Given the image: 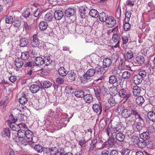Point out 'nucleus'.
Segmentation results:
<instances>
[{
  "mask_svg": "<svg viewBox=\"0 0 155 155\" xmlns=\"http://www.w3.org/2000/svg\"><path fill=\"white\" fill-rule=\"evenodd\" d=\"M60 115V111L59 109H57L54 110H51V111L48 113L46 116L45 117V119L50 122L53 121V119H55V122L57 124H55V129H61L63 127L66 126V124L69 122V120L67 118L63 117L61 119L57 118L59 115Z\"/></svg>",
  "mask_w": 155,
  "mask_h": 155,
  "instance_id": "nucleus-1",
  "label": "nucleus"
},
{
  "mask_svg": "<svg viewBox=\"0 0 155 155\" xmlns=\"http://www.w3.org/2000/svg\"><path fill=\"white\" fill-rule=\"evenodd\" d=\"M121 128V126L120 124L117 125L113 128L111 127H108L106 129V133L109 137H110V133L113 136L114 135L120 131Z\"/></svg>",
  "mask_w": 155,
  "mask_h": 155,
  "instance_id": "nucleus-2",
  "label": "nucleus"
},
{
  "mask_svg": "<svg viewBox=\"0 0 155 155\" xmlns=\"http://www.w3.org/2000/svg\"><path fill=\"white\" fill-rule=\"evenodd\" d=\"M68 28L69 31L71 33H74L76 31L77 33L81 34L82 32V30L80 31H78V28L82 27L80 25H76L74 23H72L69 24L68 26Z\"/></svg>",
  "mask_w": 155,
  "mask_h": 155,
  "instance_id": "nucleus-3",
  "label": "nucleus"
},
{
  "mask_svg": "<svg viewBox=\"0 0 155 155\" xmlns=\"http://www.w3.org/2000/svg\"><path fill=\"white\" fill-rule=\"evenodd\" d=\"M119 94L121 98H123L122 100L123 103H125L130 96V94L123 89L120 90Z\"/></svg>",
  "mask_w": 155,
  "mask_h": 155,
  "instance_id": "nucleus-4",
  "label": "nucleus"
},
{
  "mask_svg": "<svg viewBox=\"0 0 155 155\" xmlns=\"http://www.w3.org/2000/svg\"><path fill=\"white\" fill-rule=\"evenodd\" d=\"M26 131L25 130H19L17 133V136H14L13 139L14 141L16 142H19V140L25 137Z\"/></svg>",
  "mask_w": 155,
  "mask_h": 155,
  "instance_id": "nucleus-5",
  "label": "nucleus"
},
{
  "mask_svg": "<svg viewBox=\"0 0 155 155\" xmlns=\"http://www.w3.org/2000/svg\"><path fill=\"white\" fill-rule=\"evenodd\" d=\"M96 72L94 69L93 68H90L88 70L84 75V79L87 80H89L91 77L94 76Z\"/></svg>",
  "mask_w": 155,
  "mask_h": 155,
  "instance_id": "nucleus-6",
  "label": "nucleus"
},
{
  "mask_svg": "<svg viewBox=\"0 0 155 155\" xmlns=\"http://www.w3.org/2000/svg\"><path fill=\"white\" fill-rule=\"evenodd\" d=\"M9 101L7 97H5L3 99L0 101V108H2V111L4 112L6 109V107Z\"/></svg>",
  "mask_w": 155,
  "mask_h": 155,
  "instance_id": "nucleus-7",
  "label": "nucleus"
},
{
  "mask_svg": "<svg viewBox=\"0 0 155 155\" xmlns=\"http://www.w3.org/2000/svg\"><path fill=\"white\" fill-rule=\"evenodd\" d=\"M106 25L109 27H112L114 26L116 24V21L115 19L111 16L107 17V20L106 21Z\"/></svg>",
  "mask_w": 155,
  "mask_h": 155,
  "instance_id": "nucleus-8",
  "label": "nucleus"
},
{
  "mask_svg": "<svg viewBox=\"0 0 155 155\" xmlns=\"http://www.w3.org/2000/svg\"><path fill=\"white\" fill-rule=\"evenodd\" d=\"M20 142L23 145H26L29 144L31 147H33L34 143L30 140H28L25 137L19 140V142Z\"/></svg>",
  "mask_w": 155,
  "mask_h": 155,
  "instance_id": "nucleus-9",
  "label": "nucleus"
},
{
  "mask_svg": "<svg viewBox=\"0 0 155 155\" xmlns=\"http://www.w3.org/2000/svg\"><path fill=\"white\" fill-rule=\"evenodd\" d=\"M97 140L96 138L94 139L91 142V143L90 144V148L89 150L90 154H93L94 153V150L96 147V144L97 143Z\"/></svg>",
  "mask_w": 155,
  "mask_h": 155,
  "instance_id": "nucleus-10",
  "label": "nucleus"
},
{
  "mask_svg": "<svg viewBox=\"0 0 155 155\" xmlns=\"http://www.w3.org/2000/svg\"><path fill=\"white\" fill-rule=\"evenodd\" d=\"M40 43L38 36L36 34H34L32 37L31 44L33 47H37L39 46Z\"/></svg>",
  "mask_w": 155,
  "mask_h": 155,
  "instance_id": "nucleus-11",
  "label": "nucleus"
},
{
  "mask_svg": "<svg viewBox=\"0 0 155 155\" xmlns=\"http://www.w3.org/2000/svg\"><path fill=\"white\" fill-rule=\"evenodd\" d=\"M92 107L94 112L96 113H98L99 112L100 114L102 112V107L100 102L99 104H94L93 105Z\"/></svg>",
  "mask_w": 155,
  "mask_h": 155,
  "instance_id": "nucleus-12",
  "label": "nucleus"
},
{
  "mask_svg": "<svg viewBox=\"0 0 155 155\" xmlns=\"http://www.w3.org/2000/svg\"><path fill=\"white\" fill-rule=\"evenodd\" d=\"M33 134L31 130H27L26 131L25 137L28 140H30L34 143L36 141L33 140V138H35V137L33 136Z\"/></svg>",
  "mask_w": 155,
  "mask_h": 155,
  "instance_id": "nucleus-13",
  "label": "nucleus"
},
{
  "mask_svg": "<svg viewBox=\"0 0 155 155\" xmlns=\"http://www.w3.org/2000/svg\"><path fill=\"white\" fill-rule=\"evenodd\" d=\"M143 80V79L140 75L137 74L134 75L133 78L134 83L136 85L140 84Z\"/></svg>",
  "mask_w": 155,
  "mask_h": 155,
  "instance_id": "nucleus-14",
  "label": "nucleus"
},
{
  "mask_svg": "<svg viewBox=\"0 0 155 155\" xmlns=\"http://www.w3.org/2000/svg\"><path fill=\"white\" fill-rule=\"evenodd\" d=\"M112 61L111 59L108 58H104L103 61V66L105 68H108L111 65Z\"/></svg>",
  "mask_w": 155,
  "mask_h": 155,
  "instance_id": "nucleus-15",
  "label": "nucleus"
},
{
  "mask_svg": "<svg viewBox=\"0 0 155 155\" xmlns=\"http://www.w3.org/2000/svg\"><path fill=\"white\" fill-rule=\"evenodd\" d=\"M43 59L40 57H37L35 58L34 62L37 66H40L44 64Z\"/></svg>",
  "mask_w": 155,
  "mask_h": 155,
  "instance_id": "nucleus-16",
  "label": "nucleus"
},
{
  "mask_svg": "<svg viewBox=\"0 0 155 155\" xmlns=\"http://www.w3.org/2000/svg\"><path fill=\"white\" fill-rule=\"evenodd\" d=\"M131 113L130 109L129 110L125 108L122 111V113H121V114L124 117L127 118L131 116Z\"/></svg>",
  "mask_w": 155,
  "mask_h": 155,
  "instance_id": "nucleus-17",
  "label": "nucleus"
},
{
  "mask_svg": "<svg viewBox=\"0 0 155 155\" xmlns=\"http://www.w3.org/2000/svg\"><path fill=\"white\" fill-rule=\"evenodd\" d=\"M63 16V13L60 10H57L54 13V16L56 20H60Z\"/></svg>",
  "mask_w": 155,
  "mask_h": 155,
  "instance_id": "nucleus-18",
  "label": "nucleus"
},
{
  "mask_svg": "<svg viewBox=\"0 0 155 155\" xmlns=\"http://www.w3.org/2000/svg\"><path fill=\"white\" fill-rule=\"evenodd\" d=\"M40 89V86L39 85L33 84L31 85L30 88V90L32 93H35L37 92Z\"/></svg>",
  "mask_w": 155,
  "mask_h": 155,
  "instance_id": "nucleus-19",
  "label": "nucleus"
},
{
  "mask_svg": "<svg viewBox=\"0 0 155 155\" xmlns=\"http://www.w3.org/2000/svg\"><path fill=\"white\" fill-rule=\"evenodd\" d=\"M10 130L9 128H6L3 129L2 132V136L3 137H8L10 136Z\"/></svg>",
  "mask_w": 155,
  "mask_h": 155,
  "instance_id": "nucleus-20",
  "label": "nucleus"
},
{
  "mask_svg": "<svg viewBox=\"0 0 155 155\" xmlns=\"http://www.w3.org/2000/svg\"><path fill=\"white\" fill-rule=\"evenodd\" d=\"M121 130H120V131L118 132V133H116V139L119 141H123L125 139V136L124 135L120 132Z\"/></svg>",
  "mask_w": 155,
  "mask_h": 155,
  "instance_id": "nucleus-21",
  "label": "nucleus"
},
{
  "mask_svg": "<svg viewBox=\"0 0 155 155\" xmlns=\"http://www.w3.org/2000/svg\"><path fill=\"white\" fill-rule=\"evenodd\" d=\"M142 125L140 122H135L133 126V128L136 131H138L141 130Z\"/></svg>",
  "mask_w": 155,
  "mask_h": 155,
  "instance_id": "nucleus-22",
  "label": "nucleus"
},
{
  "mask_svg": "<svg viewBox=\"0 0 155 155\" xmlns=\"http://www.w3.org/2000/svg\"><path fill=\"white\" fill-rule=\"evenodd\" d=\"M58 150L56 147H52L50 149H46V153L47 154H49L51 155H55L58 152Z\"/></svg>",
  "mask_w": 155,
  "mask_h": 155,
  "instance_id": "nucleus-23",
  "label": "nucleus"
},
{
  "mask_svg": "<svg viewBox=\"0 0 155 155\" xmlns=\"http://www.w3.org/2000/svg\"><path fill=\"white\" fill-rule=\"evenodd\" d=\"M75 12L74 9L72 8H69L67 9L65 12L66 16L68 17H70L73 15Z\"/></svg>",
  "mask_w": 155,
  "mask_h": 155,
  "instance_id": "nucleus-24",
  "label": "nucleus"
},
{
  "mask_svg": "<svg viewBox=\"0 0 155 155\" xmlns=\"http://www.w3.org/2000/svg\"><path fill=\"white\" fill-rule=\"evenodd\" d=\"M141 91V88L137 85L134 86L133 88V94L134 96H138L139 95Z\"/></svg>",
  "mask_w": 155,
  "mask_h": 155,
  "instance_id": "nucleus-25",
  "label": "nucleus"
},
{
  "mask_svg": "<svg viewBox=\"0 0 155 155\" xmlns=\"http://www.w3.org/2000/svg\"><path fill=\"white\" fill-rule=\"evenodd\" d=\"M15 65L16 67L20 68L23 66V63L21 59L19 58H17L15 61Z\"/></svg>",
  "mask_w": 155,
  "mask_h": 155,
  "instance_id": "nucleus-26",
  "label": "nucleus"
},
{
  "mask_svg": "<svg viewBox=\"0 0 155 155\" xmlns=\"http://www.w3.org/2000/svg\"><path fill=\"white\" fill-rule=\"evenodd\" d=\"M48 25L47 23L44 21L41 22L39 24V27L41 30L44 31L48 27Z\"/></svg>",
  "mask_w": 155,
  "mask_h": 155,
  "instance_id": "nucleus-27",
  "label": "nucleus"
},
{
  "mask_svg": "<svg viewBox=\"0 0 155 155\" xmlns=\"http://www.w3.org/2000/svg\"><path fill=\"white\" fill-rule=\"evenodd\" d=\"M68 78L71 82L74 81L77 77V75L73 71H71L68 74Z\"/></svg>",
  "mask_w": 155,
  "mask_h": 155,
  "instance_id": "nucleus-28",
  "label": "nucleus"
},
{
  "mask_svg": "<svg viewBox=\"0 0 155 155\" xmlns=\"http://www.w3.org/2000/svg\"><path fill=\"white\" fill-rule=\"evenodd\" d=\"M140 137L144 140H148L150 137V135L149 132H144L140 135Z\"/></svg>",
  "mask_w": 155,
  "mask_h": 155,
  "instance_id": "nucleus-29",
  "label": "nucleus"
},
{
  "mask_svg": "<svg viewBox=\"0 0 155 155\" xmlns=\"http://www.w3.org/2000/svg\"><path fill=\"white\" fill-rule=\"evenodd\" d=\"M89 11V14L92 17L96 18L98 17L99 13L96 10L92 9Z\"/></svg>",
  "mask_w": 155,
  "mask_h": 155,
  "instance_id": "nucleus-30",
  "label": "nucleus"
},
{
  "mask_svg": "<svg viewBox=\"0 0 155 155\" xmlns=\"http://www.w3.org/2000/svg\"><path fill=\"white\" fill-rule=\"evenodd\" d=\"M136 60L137 63L139 64H142L145 61L144 57L141 55L137 56L136 58Z\"/></svg>",
  "mask_w": 155,
  "mask_h": 155,
  "instance_id": "nucleus-31",
  "label": "nucleus"
},
{
  "mask_svg": "<svg viewBox=\"0 0 155 155\" xmlns=\"http://www.w3.org/2000/svg\"><path fill=\"white\" fill-rule=\"evenodd\" d=\"M135 101L137 105L141 106L144 102L145 100L142 96H140L137 97Z\"/></svg>",
  "mask_w": 155,
  "mask_h": 155,
  "instance_id": "nucleus-32",
  "label": "nucleus"
},
{
  "mask_svg": "<svg viewBox=\"0 0 155 155\" xmlns=\"http://www.w3.org/2000/svg\"><path fill=\"white\" fill-rule=\"evenodd\" d=\"M99 15V18L101 21L102 22H105L107 20V16L104 12H102L100 13Z\"/></svg>",
  "mask_w": 155,
  "mask_h": 155,
  "instance_id": "nucleus-33",
  "label": "nucleus"
},
{
  "mask_svg": "<svg viewBox=\"0 0 155 155\" xmlns=\"http://www.w3.org/2000/svg\"><path fill=\"white\" fill-rule=\"evenodd\" d=\"M133 53L131 50H129L127 51L126 54L124 55L125 61H128V59H131L133 57Z\"/></svg>",
  "mask_w": 155,
  "mask_h": 155,
  "instance_id": "nucleus-34",
  "label": "nucleus"
},
{
  "mask_svg": "<svg viewBox=\"0 0 155 155\" xmlns=\"http://www.w3.org/2000/svg\"><path fill=\"white\" fill-rule=\"evenodd\" d=\"M147 116L150 120L155 122V112L153 111L149 112L147 114Z\"/></svg>",
  "mask_w": 155,
  "mask_h": 155,
  "instance_id": "nucleus-35",
  "label": "nucleus"
},
{
  "mask_svg": "<svg viewBox=\"0 0 155 155\" xmlns=\"http://www.w3.org/2000/svg\"><path fill=\"white\" fill-rule=\"evenodd\" d=\"M89 10L90 9L85 5L80 7L79 11L81 13L84 14L88 13Z\"/></svg>",
  "mask_w": 155,
  "mask_h": 155,
  "instance_id": "nucleus-36",
  "label": "nucleus"
},
{
  "mask_svg": "<svg viewBox=\"0 0 155 155\" xmlns=\"http://www.w3.org/2000/svg\"><path fill=\"white\" fill-rule=\"evenodd\" d=\"M59 74L61 76H65L68 74V71L63 67H61L58 69Z\"/></svg>",
  "mask_w": 155,
  "mask_h": 155,
  "instance_id": "nucleus-37",
  "label": "nucleus"
},
{
  "mask_svg": "<svg viewBox=\"0 0 155 155\" xmlns=\"http://www.w3.org/2000/svg\"><path fill=\"white\" fill-rule=\"evenodd\" d=\"M117 81V80L116 76L114 75H111L109 77V82L110 84H114Z\"/></svg>",
  "mask_w": 155,
  "mask_h": 155,
  "instance_id": "nucleus-38",
  "label": "nucleus"
},
{
  "mask_svg": "<svg viewBox=\"0 0 155 155\" xmlns=\"http://www.w3.org/2000/svg\"><path fill=\"white\" fill-rule=\"evenodd\" d=\"M84 99L86 103H90L92 101L93 99V97L90 94H84Z\"/></svg>",
  "mask_w": 155,
  "mask_h": 155,
  "instance_id": "nucleus-39",
  "label": "nucleus"
},
{
  "mask_svg": "<svg viewBox=\"0 0 155 155\" xmlns=\"http://www.w3.org/2000/svg\"><path fill=\"white\" fill-rule=\"evenodd\" d=\"M131 141L134 144H138L139 145L140 139L139 137L136 136H133L131 138Z\"/></svg>",
  "mask_w": 155,
  "mask_h": 155,
  "instance_id": "nucleus-40",
  "label": "nucleus"
},
{
  "mask_svg": "<svg viewBox=\"0 0 155 155\" xmlns=\"http://www.w3.org/2000/svg\"><path fill=\"white\" fill-rule=\"evenodd\" d=\"M130 73L128 71H126L122 73V77L124 80H127L130 78Z\"/></svg>",
  "mask_w": 155,
  "mask_h": 155,
  "instance_id": "nucleus-41",
  "label": "nucleus"
},
{
  "mask_svg": "<svg viewBox=\"0 0 155 155\" xmlns=\"http://www.w3.org/2000/svg\"><path fill=\"white\" fill-rule=\"evenodd\" d=\"M44 64L46 66H48L52 62V60L51 59L49 56H46L43 59Z\"/></svg>",
  "mask_w": 155,
  "mask_h": 155,
  "instance_id": "nucleus-42",
  "label": "nucleus"
},
{
  "mask_svg": "<svg viewBox=\"0 0 155 155\" xmlns=\"http://www.w3.org/2000/svg\"><path fill=\"white\" fill-rule=\"evenodd\" d=\"M33 147L35 150L38 153H41L43 150V147L40 144H34Z\"/></svg>",
  "mask_w": 155,
  "mask_h": 155,
  "instance_id": "nucleus-43",
  "label": "nucleus"
},
{
  "mask_svg": "<svg viewBox=\"0 0 155 155\" xmlns=\"http://www.w3.org/2000/svg\"><path fill=\"white\" fill-rule=\"evenodd\" d=\"M92 132V130L91 129H88L87 130H85L84 137L85 138H87V140H88L90 139Z\"/></svg>",
  "mask_w": 155,
  "mask_h": 155,
  "instance_id": "nucleus-44",
  "label": "nucleus"
},
{
  "mask_svg": "<svg viewBox=\"0 0 155 155\" xmlns=\"http://www.w3.org/2000/svg\"><path fill=\"white\" fill-rule=\"evenodd\" d=\"M29 56V54L28 51H25L21 52V58L22 60H27Z\"/></svg>",
  "mask_w": 155,
  "mask_h": 155,
  "instance_id": "nucleus-45",
  "label": "nucleus"
},
{
  "mask_svg": "<svg viewBox=\"0 0 155 155\" xmlns=\"http://www.w3.org/2000/svg\"><path fill=\"white\" fill-rule=\"evenodd\" d=\"M17 120V119L15 118L12 115H11L9 116L8 120V124L9 126L11 124L15 123Z\"/></svg>",
  "mask_w": 155,
  "mask_h": 155,
  "instance_id": "nucleus-46",
  "label": "nucleus"
},
{
  "mask_svg": "<svg viewBox=\"0 0 155 155\" xmlns=\"http://www.w3.org/2000/svg\"><path fill=\"white\" fill-rule=\"evenodd\" d=\"M53 18L52 14L51 13L47 14L45 17V19L46 21L50 22L52 21Z\"/></svg>",
  "mask_w": 155,
  "mask_h": 155,
  "instance_id": "nucleus-47",
  "label": "nucleus"
},
{
  "mask_svg": "<svg viewBox=\"0 0 155 155\" xmlns=\"http://www.w3.org/2000/svg\"><path fill=\"white\" fill-rule=\"evenodd\" d=\"M12 130L16 131L17 133L19 131L18 126V124L15 123H13V124H11L9 126Z\"/></svg>",
  "mask_w": 155,
  "mask_h": 155,
  "instance_id": "nucleus-48",
  "label": "nucleus"
},
{
  "mask_svg": "<svg viewBox=\"0 0 155 155\" xmlns=\"http://www.w3.org/2000/svg\"><path fill=\"white\" fill-rule=\"evenodd\" d=\"M44 10L41 8H38L35 11L34 13V15L35 17H38L40 14L44 12Z\"/></svg>",
  "mask_w": 155,
  "mask_h": 155,
  "instance_id": "nucleus-49",
  "label": "nucleus"
},
{
  "mask_svg": "<svg viewBox=\"0 0 155 155\" xmlns=\"http://www.w3.org/2000/svg\"><path fill=\"white\" fill-rule=\"evenodd\" d=\"M54 125L53 126L52 125V124H51L50 125H48V126L47 127V130L48 131H49V132H53V129H55V130H58V129H55V124H57L55 122V121H54Z\"/></svg>",
  "mask_w": 155,
  "mask_h": 155,
  "instance_id": "nucleus-50",
  "label": "nucleus"
},
{
  "mask_svg": "<svg viewBox=\"0 0 155 155\" xmlns=\"http://www.w3.org/2000/svg\"><path fill=\"white\" fill-rule=\"evenodd\" d=\"M28 41L25 38H22L20 41V45L24 47L27 45L28 43Z\"/></svg>",
  "mask_w": 155,
  "mask_h": 155,
  "instance_id": "nucleus-51",
  "label": "nucleus"
},
{
  "mask_svg": "<svg viewBox=\"0 0 155 155\" xmlns=\"http://www.w3.org/2000/svg\"><path fill=\"white\" fill-rule=\"evenodd\" d=\"M31 10L32 9H31L29 8L27 9L26 11L23 13V16L25 18L28 17L31 14Z\"/></svg>",
  "mask_w": 155,
  "mask_h": 155,
  "instance_id": "nucleus-52",
  "label": "nucleus"
},
{
  "mask_svg": "<svg viewBox=\"0 0 155 155\" xmlns=\"http://www.w3.org/2000/svg\"><path fill=\"white\" fill-rule=\"evenodd\" d=\"M17 109L20 112L23 111L26 108L25 106L23 104H20L17 105Z\"/></svg>",
  "mask_w": 155,
  "mask_h": 155,
  "instance_id": "nucleus-53",
  "label": "nucleus"
},
{
  "mask_svg": "<svg viewBox=\"0 0 155 155\" xmlns=\"http://www.w3.org/2000/svg\"><path fill=\"white\" fill-rule=\"evenodd\" d=\"M94 91L97 100L99 101L101 100L100 96L101 93V90L100 89H96L94 90Z\"/></svg>",
  "mask_w": 155,
  "mask_h": 155,
  "instance_id": "nucleus-54",
  "label": "nucleus"
},
{
  "mask_svg": "<svg viewBox=\"0 0 155 155\" xmlns=\"http://www.w3.org/2000/svg\"><path fill=\"white\" fill-rule=\"evenodd\" d=\"M19 101L20 103L25 104L28 102V99L25 96L21 97L19 98Z\"/></svg>",
  "mask_w": 155,
  "mask_h": 155,
  "instance_id": "nucleus-55",
  "label": "nucleus"
},
{
  "mask_svg": "<svg viewBox=\"0 0 155 155\" xmlns=\"http://www.w3.org/2000/svg\"><path fill=\"white\" fill-rule=\"evenodd\" d=\"M84 93L82 91H78L75 93V96L78 97H84Z\"/></svg>",
  "mask_w": 155,
  "mask_h": 155,
  "instance_id": "nucleus-56",
  "label": "nucleus"
},
{
  "mask_svg": "<svg viewBox=\"0 0 155 155\" xmlns=\"http://www.w3.org/2000/svg\"><path fill=\"white\" fill-rule=\"evenodd\" d=\"M130 150L127 148H124L122 149L120 152L122 155H129Z\"/></svg>",
  "mask_w": 155,
  "mask_h": 155,
  "instance_id": "nucleus-57",
  "label": "nucleus"
},
{
  "mask_svg": "<svg viewBox=\"0 0 155 155\" xmlns=\"http://www.w3.org/2000/svg\"><path fill=\"white\" fill-rule=\"evenodd\" d=\"M13 22V17L10 15L7 16L5 19V22L6 23L11 24Z\"/></svg>",
  "mask_w": 155,
  "mask_h": 155,
  "instance_id": "nucleus-58",
  "label": "nucleus"
},
{
  "mask_svg": "<svg viewBox=\"0 0 155 155\" xmlns=\"http://www.w3.org/2000/svg\"><path fill=\"white\" fill-rule=\"evenodd\" d=\"M51 85V83L49 81H45L43 83V87L45 88H48L50 87Z\"/></svg>",
  "mask_w": 155,
  "mask_h": 155,
  "instance_id": "nucleus-59",
  "label": "nucleus"
},
{
  "mask_svg": "<svg viewBox=\"0 0 155 155\" xmlns=\"http://www.w3.org/2000/svg\"><path fill=\"white\" fill-rule=\"evenodd\" d=\"M131 13L130 12H127L125 14V22H128L131 17Z\"/></svg>",
  "mask_w": 155,
  "mask_h": 155,
  "instance_id": "nucleus-60",
  "label": "nucleus"
},
{
  "mask_svg": "<svg viewBox=\"0 0 155 155\" xmlns=\"http://www.w3.org/2000/svg\"><path fill=\"white\" fill-rule=\"evenodd\" d=\"M18 126L19 130H23L27 129V126L25 124H18Z\"/></svg>",
  "mask_w": 155,
  "mask_h": 155,
  "instance_id": "nucleus-61",
  "label": "nucleus"
},
{
  "mask_svg": "<svg viewBox=\"0 0 155 155\" xmlns=\"http://www.w3.org/2000/svg\"><path fill=\"white\" fill-rule=\"evenodd\" d=\"M108 103L111 106H114L116 104L114 99L112 97H110L108 99Z\"/></svg>",
  "mask_w": 155,
  "mask_h": 155,
  "instance_id": "nucleus-62",
  "label": "nucleus"
},
{
  "mask_svg": "<svg viewBox=\"0 0 155 155\" xmlns=\"http://www.w3.org/2000/svg\"><path fill=\"white\" fill-rule=\"evenodd\" d=\"M130 111L131 112V115L132 114L134 115L135 117H137V116L139 114L138 113V110L136 109H134L133 108H131Z\"/></svg>",
  "mask_w": 155,
  "mask_h": 155,
  "instance_id": "nucleus-63",
  "label": "nucleus"
},
{
  "mask_svg": "<svg viewBox=\"0 0 155 155\" xmlns=\"http://www.w3.org/2000/svg\"><path fill=\"white\" fill-rule=\"evenodd\" d=\"M106 70L104 67L100 68L97 70V73L98 74H103L106 71Z\"/></svg>",
  "mask_w": 155,
  "mask_h": 155,
  "instance_id": "nucleus-64",
  "label": "nucleus"
}]
</instances>
